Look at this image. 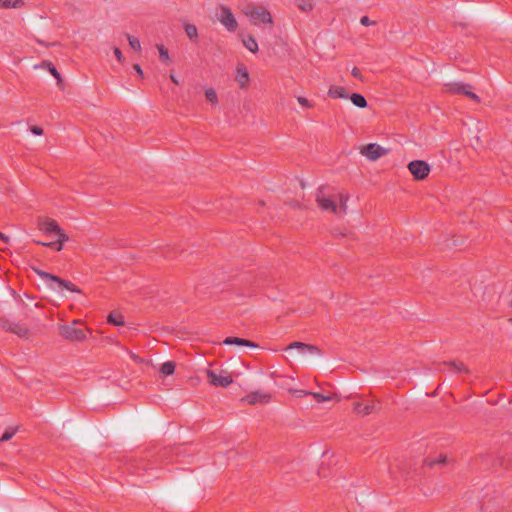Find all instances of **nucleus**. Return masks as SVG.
Here are the masks:
<instances>
[{
	"label": "nucleus",
	"mask_w": 512,
	"mask_h": 512,
	"mask_svg": "<svg viewBox=\"0 0 512 512\" xmlns=\"http://www.w3.org/2000/svg\"><path fill=\"white\" fill-rule=\"evenodd\" d=\"M315 197L322 210L332 212L339 216L347 213V201L349 200V195L341 194L339 196L340 204L337 205L336 202L325 193V188L320 186L316 191Z\"/></svg>",
	"instance_id": "obj_1"
},
{
	"label": "nucleus",
	"mask_w": 512,
	"mask_h": 512,
	"mask_svg": "<svg viewBox=\"0 0 512 512\" xmlns=\"http://www.w3.org/2000/svg\"><path fill=\"white\" fill-rule=\"evenodd\" d=\"M44 283L52 290L61 293L64 289L70 292H80V290L71 282L60 279L59 277L52 275L48 272L41 270H35Z\"/></svg>",
	"instance_id": "obj_2"
},
{
	"label": "nucleus",
	"mask_w": 512,
	"mask_h": 512,
	"mask_svg": "<svg viewBox=\"0 0 512 512\" xmlns=\"http://www.w3.org/2000/svg\"><path fill=\"white\" fill-rule=\"evenodd\" d=\"M244 14L249 18L250 22L255 26L272 25L273 18L270 12L264 7H248L244 10Z\"/></svg>",
	"instance_id": "obj_3"
},
{
	"label": "nucleus",
	"mask_w": 512,
	"mask_h": 512,
	"mask_svg": "<svg viewBox=\"0 0 512 512\" xmlns=\"http://www.w3.org/2000/svg\"><path fill=\"white\" fill-rule=\"evenodd\" d=\"M38 228L40 231L46 234L55 233L57 236V242L68 241V236L63 232V230L54 220L40 218L38 220Z\"/></svg>",
	"instance_id": "obj_4"
},
{
	"label": "nucleus",
	"mask_w": 512,
	"mask_h": 512,
	"mask_svg": "<svg viewBox=\"0 0 512 512\" xmlns=\"http://www.w3.org/2000/svg\"><path fill=\"white\" fill-rule=\"evenodd\" d=\"M216 17L227 31L234 32L237 29L238 24L236 18L228 6L221 5Z\"/></svg>",
	"instance_id": "obj_5"
},
{
	"label": "nucleus",
	"mask_w": 512,
	"mask_h": 512,
	"mask_svg": "<svg viewBox=\"0 0 512 512\" xmlns=\"http://www.w3.org/2000/svg\"><path fill=\"white\" fill-rule=\"evenodd\" d=\"M60 334L70 341H82L86 338V332L82 328L77 327V321L60 327Z\"/></svg>",
	"instance_id": "obj_6"
},
{
	"label": "nucleus",
	"mask_w": 512,
	"mask_h": 512,
	"mask_svg": "<svg viewBox=\"0 0 512 512\" xmlns=\"http://www.w3.org/2000/svg\"><path fill=\"white\" fill-rule=\"evenodd\" d=\"M447 90L451 93L455 94H463L475 101H479V96L472 91V86L470 84L455 81L445 84Z\"/></svg>",
	"instance_id": "obj_7"
},
{
	"label": "nucleus",
	"mask_w": 512,
	"mask_h": 512,
	"mask_svg": "<svg viewBox=\"0 0 512 512\" xmlns=\"http://www.w3.org/2000/svg\"><path fill=\"white\" fill-rule=\"evenodd\" d=\"M408 169L410 173L415 177L417 180H423L425 179L429 172H430V166L426 161L423 160H413L408 164Z\"/></svg>",
	"instance_id": "obj_8"
},
{
	"label": "nucleus",
	"mask_w": 512,
	"mask_h": 512,
	"mask_svg": "<svg viewBox=\"0 0 512 512\" xmlns=\"http://www.w3.org/2000/svg\"><path fill=\"white\" fill-rule=\"evenodd\" d=\"M386 153L387 150L377 143L367 144L361 150V154L364 155L370 161H375L381 156L385 155Z\"/></svg>",
	"instance_id": "obj_9"
},
{
	"label": "nucleus",
	"mask_w": 512,
	"mask_h": 512,
	"mask_svg": "<svg viewBox=\"0 0 512 512\" xmlns=\"http://www.w3.org/2000/svg\"><path fill=\"white\" fill-rule=\"evenodd\" d=\"M3 329L18 335L21 338H27L29 335L28 328L20 322L5 320L2 323Z\"/></svg>",
	"instance_id": "obj_10"
},
{
	"label": "nucleus",
	"mask_w": 512,
	"mask_h": 512,
	"mask_svg": "<svg viewBox=\"0 0 512 512\" xmlns=\"http://www.w3.org/2000/svg\"><path fill=\"white\" fill-rule=\"evenodd\" d=\"M207 377L210 384L216 387H227L232 382L233 379L229 375H219L213 370L207 371Z\"/></svg>",
	"instance_id": "obj_11"
},
{
	"label": "nucleus",
	"mask_w": 512,
	"mask_h": 512,
	"mask_svg": "<svg viewBox=\"0 0 512 512\" xmlns=\"http://www.w3.org/2000/svg\"><path fill=\"white\" fill-rule=\"evenodd\" d=\"M293 349H296L302 355H320V350L317 346L302 342H293L287 347V350Z\"/></svg>",
	"instance_id": "obj_12"
},
{
	"label": "nucleus",
	"mask_w": 512,
	"mask_h": 512,
	"mask_svg": "<svg viewBox=\"0 0 512 512\" xmlns=\"http://www.w3.org/2000/svg\"><path fill=\"white\" fill-rule=\"evenodd\" d=\"M270 400V395L264 391L257 390L247 394L242 401L251 405L258 403H267Z\"/></svg>",
	"instance_id": "obj_13"
},
{
	"label": "nucleus",
	"mask_w": 512,
	"mask_h": 512,
	"mask_svg": "<svg viewBox=\"0 0 512 512\" xmlns=\"http://www.w3.org/2000/svg\"><path fill=\"white\" fill-rule=\"evenodd\" d=\"M235 78L241 88H245L248 86L250 77L245 66L239 65L237 67Z\"/></svg>",
	"instance_id": "obj_14"
},
{
	"label": "nucleus",
	"mask_w": 512,
	"mask_h": 512,
	"mask_svg": "<svg viewBox=\"0 0 512 512\" xmlns=\"http://www.w3.org/2000/svg\"><path fill=\"white\" fill-rule=\"evenodd\" d=\"M224 345H238V346H246V347H252L256 348L258 347L257 344L254 342H251L246 339L238 338V337H227L223 340Z\"/></svg>",
	"instance_id": "obj_15"
},
{
	"label": "nucleus",
	"mask_w": 512,
	"mask_h": 512,
	"mask_svg": "<svg viewBox=\"0 0 512 512\" xmlns=\"http://www.w3.org/2000/svg\"><path fill=\"white\" fill-rule=\"evenodd\" d=\"M374 409H375V406L373 404H369V403L363 404L360 402H355L353 405V410L361 416H365V415L372 413Z\"/></svg>",
	"instance_id": "obj_16"
},
{
	"label": "nucleus",
	"mask_w": 512,
	"mask_h": 512,
	"mask_svg": "<svg viewBox=\"0 0 512 512\" xmlns=\"http://www.w3.org/2000/svg\"><path fill=\"white\" fill-rule=\"evenodd\" d=\"M328 95L332 98L348 99L349 94L340 86H331Z\"/></svg>",
	"instance_id": "obj_17"
},
{
	"label": "nucleus",
	"mask_w": 512,
	"mask_h": 512,
	"mask_svg": "<svg viewBox=\"0 0 512 512\" xmlns=\"http://www.w3.org/2000/svg\"><path fill=\"white\" fill-rule=\"evenodd\" d=\"M348 98L358 108H365L368 105L365 97L359 93H353Z\"/></svg>",
	"instance_id": "obj_18"
},
{
	"label": "nucleus",
	"mask_w": 512,
	"mask_h": 512,
	"mask_svg": "<svg viewBox=\"0 0 512 512\" xmlns=\"http://www.w3.org/2000/svg\"><path fill=\"white\" fill-rule=\"evenodd\" d=\"M243 45L252 53L258 51V43L256 39L252 36H248L247 38L243 39Z\"/></svg>",
	"instance_id": "obj_19"
},
{
	"label": "nucleus",
	"mask_w": 512,
	"mask_h": 512,
	"mask_svg": "<svg viewBox=\"0 0 512 512\" xmlns=\"http://www.w3.org/2000/svg\"><path fill=\"white\" fill-rule=\"evenodd\" d=\"M174 371H175V363L172 361H166L160 367V372L165 376L172 375L174 373Z\"/></svg>",
	"instance_id": "obj_20"
},
{
	"label": "nucleus",
	"mask_w": 512,
	"mask_h": 512,
	"mask_svg": "<svg viewBox=\"0 0 512 512\" xmlns=\"http://www.w3.org/2000/svg\"><path fill=\"white\" fill-rule=\"evenodd\" d=\"M184 30L190 40L196 39L198 37V30L194 24H185Z\"/></svg>",
	"instance_id": "obj_21"
},
{
	"label": "nucleus",
	"mask_w": 512,
	"mask_h": 512,
	"mask_svg": "<svg viewBox=\"0 0 512 512\" xmlns=\"http://www.w3.org/2000/svg\"><path fill=\"white\" fill-rule=\"evenodd\" d=\"M445 365L448 366L449 369L453 372H457V373L467 372L466 367L462 363H459V362H449Z\"/></svg>",
	"instance_id": "obj_22"
},
{
	"label": "nucleus",
	"mask_w": 512,
	"mask_h": 512,
	"mask_svg": "<svg viewBox=\"0 0 512 512\" xmlns=\"http://www.w3.org/2000/svg\"><path fill=\"white\" fill-rule=\"evenodd\" d=\"M21 3V0H0V8H17Z\"/></svg>",
	"instance_id": "obj_23"
},
{
	"label": "nucleus",
	"mask_w": 512,
	"mask_h": 512,
	"mask_svg": "<svg viewBox=\"0 0 512 512\" xmlns=\"http://www.w3.org/2000/svg\"><path fill=\"white\" fill-rule=\"evenodd\" d=\"M127 40L129 42V46L135 51H141V43L140 40L134 36L127 35Z\"/></svg>",
	"instance_id": "obj_24"
},
{
	"label": "nucleus",
	"mask_w": 512,
	"mask_h": 512,
	"mask_svg": "<svg viewBox=\"0 0 512 512\" xmlns=\"http://www.w3.org/2000/svg\"><path fill=\"white\" fill-rule=\"evenodd\" d=\"M205 96L210 103H212V104L218 103V97H217V93H216L215 89H213V88L206 89Z\"/></svg>",
	"instance_id": "obj_25"
},
{
	"label": "nucleus",
	"mask_w": 512,
	"mask_h": 512,
	"mask_svg": "<svg viewBox=\"0 0 512 512\" xmlns=\"http://www.w3.org/2000/svg\"><path fill=\"white\" fill-rule=\"evenodd\" d=\"M296 4H297V7L304 12H309L313 8L312 4L305 0H297Z\"/></svg>",
	"instance_id": "obj_26"
},
{
	"label": "nucleus",
	"mask_w": 512,
	"mask_h": 512,
	"mask_svg": "<svg viewBox=\"0 0 512 512\" xmlns=\"http://www.w3.org/2000/svg\"><path fill=\"white\" fill-rule=\"evenodd\" d=\"M157 48L159 51L160 59L165 62L169 61L170 57H169L168 50L163 45H158Z\"/></svg>",
	"instance_id": "obj_27"
},
{
	"label": "nucleus",
	"mask_w": 512,
	"mask_h": 512,
	"mask_svg": "<svg viewBox=\"0 0 512 512\" xmlns=\"http://www.w3.org/2000/svg\"><path fill=\"white\" fill-rule=\"evenodd\" d=\"M108 322L112 323V324H114L116 326L122 325L124 323V321L122 319V316L114 315V314H110L108 316Z\"/></svg>",
	"instance_id": "obj_28"
},
{
	"label": "nucleus",
	"mask_w": 512,
	"mask_h": 512,
	"mask_svg": "<svg viewBox=\"0 0 512 512\" xmlns=\"http://www.w3.org/2000/svg\"><path fill=\"white\" fill-rule=\"evenodd\" d=\"M309 395H311L317 402H325L331 400L330 396H326L318 392H310Z\"/></svg>",
	"instance_id": "obj_29"
},
{
	"label": "nucleus",
	"mask_w": 512,
	"mask_h": 512,
	"mask_svg": "<svg viewBox=\"0 0 512 512\" xmlns=\"http://www.w3.org/2000/svg\"><path fill=\"white\" fill-rule=\"evenodd\" d=\"M15 433H16V429L6 430L0 438V442L10 440L15 435Z\"/></svg>",
	"instance_id": "obj_30"
},
{
	"label": "nucleus",
	"mask_w": 512,
	"mask_h": 512,
	"mask_svg": "<svg viewBox=\"0 0 512 512\" xmlns=\"http://www.w3.org/2000/svg\"><path fill=\"white\" fill-rule=\"evenodd\" d=\"M297 101L303 108L308 109L312 107V103L303 96H297Z\"/></svg>",
	"instance_id": "obj_31"
},
{
	"label": "nucleus",
	"mask_w": 512,
	"mask_h": 512,
	"mask_svg": "<svg viewBox=\"0 0 512 512\" xmlns=\"http://www.w3.org/2000/svg\"><path fill=\"white\" fill-rule=\"evenodd\" d=\"M446 462H447V457L442 456V455L437 460H433V461L425 460V464L428 466H434L435 464H444Z\"/></svg>",
	"instance_id": "obj_32"
},
{
	"label": "nucleus",
	"mask_w": 512,
	"mask_h": 512,
	"mask_svg": "<svg viewBox=\"0 0 512 512\" xmlns=\"http://www.w3.org/2000/svg\"><path fill=\"white\" fill-rule=\"evenodd\" d=\"M47 67H48V70L49 72L58 80L60 81L61 80V76H60V73L57 71V69L55 68V66H53L51 63H46Z\"/></svg>",
	"instance_id": "obj_33"
},
{
	"label": "nucleus",
	"mask_w": 512,
	"mask_h": 512,
	"mask_svg": "<svg viewBox=\"0 0 512 512\" xmlns=\"http://www.w3.org/2000/svg\"><path fill=\"white\" fill-rule=\"evenodd\" d=\"M31 133L34 135L40 136L43 134V129L38 126H33L30 128Z\"/></svg>",
	"instance_id": "obj_34"
},
{
	"label": "nucleus",
	"mask_w": 512,
	"mask_h": 512,
	"mask_svg": "<svg viewBox=\"0 0 512 512\" xmlns=\"http://www.w3.org/2000/svg\"><path fill=\"white\" fill-rule=\"evenodd\" d=\"M360 23H361L362 25H364V26H369V25L374 24V22H373V21H371V20L369 19V17H367V16H363V17H361V19H360Z\"/></svg>",
	"instance_id": "obj_35"
},
{
	"label": "nucleus",
	"mask_w": 512,
	"mask_h": 512,
	"mask_svg": "<svg viewBox=\"0 0 512 512\" xmlns=\"http://www.w3.org/2000/svg\"><path fill=\"white\" fill-rule=\"evenodd\" d=\"M113 52H114V55L117 58V60L121 62L123 60V55H122L121 50L119 48L115 47Z\"/></svg>",
	"instance_id": "obj_36"
},
{
	"label": "nucleus",
	"mask_w": 512,
	"mask_h": 512,
	"mask_svg": "<svg viewBox=\"0 0 512 512\" xmlns=\"http://www.w3.org/2000/svg\"><path fill=\"white\" fill-rule=\"evenodd\" d=\"M38 244L42 245V246H47V247H50V246H54V245H57L59 244L60 242H57V239L55 241H51V242H47V241H37Z\"/></svg>",
	"instance_id": "obj_37"
},
{
	"label": "nucleus",
	"mask_w": 512,
	"mask_h": 512,
	"mask_svg": "<svg viewBox=\"0 0 512 512\" xmlns=\"http://www.w3.org/2000/svg\"><path fill=\"white\" fill-rule=\"evenodd\" d=\"M351 73H352V75H353L355 78L360 79V80L362 79V77H361V72H360V70H359L358 68L354 67V68L352 69Z\"/></svg>",
	"instance_id": "obj_38"
},
{
	"label": "nucleus",
	"mask_w": 512,
	"mask_h": 512,
	"mask_svg": "<svg viewBox=\"0 0 512 512\" xmlns=\"http://www.w3.org/2000/svg\"><path fill=\"white\" fill-rule=\"evenodd\" d=\"M133 68H134L135 72H136L140 77H143V70H142V68L140 67V65L135 64V65L133 66Z\"/></svg>",
	"instance_id": "obj_39"
},
{
	"label": "nucleus",
	"mask_w": 512,
	"mask_h": 512,
	"mask_svg": "<svg viewBox=\"0 0 512 512\" xmlns=\"http://www.w3.org/2000/svg\"><path fill=\"white\" fill-rule=\"evenodd\" d=\"M0 240H2L3 242H8L9 237L0 232Z\"/></svg>",
	"instance_id": "obj_40"
},
{
	"label": "nucleus",
	"mask_w": 512,
	"mask_h": 512,
	"mask_svg": "<svg viewBox=\"0 0 512 512\" xmlns=\"http://www.w3.org/2000/svg\"><path fill=\"white\" fill-rule=\"evenodd\" d=\"M51 248L57 250V251H60L62 250V243H59L57 245H54V246H50Z\"/></svg>",
	"instance_id": "obj_41"
},
{
	"label": "nucleus",
	"mask_w": 512,
	"mask_h": 512,
	"mask_svg": "<svg viewBox=\"0 0 512 512\" xmlns=\"http://www.w3.org/2000/svg\"><path fill=\"white\" fill-rule=\"evenodd\" d=\"M170 78L175 84H179V80L174 75H170Z\"/></svg>",
	"instance_id": "obj_42"
},
{
	"label": "nucleus",
	"mask_w": 512,
	"mask_h": 512,
	"mask_svg": "<svg viewBox=\"0 0 512 512\" xmlns=\"http://www.w3.org/2000/svg\"><path fill=\"white\" fill-rule=\"evenodd\" d=\"M298 393H299V396H304V395H309L310 392H306L304 390H300V391H298Z\"/></svg>",
	"instance_id": "obj_43"
},
{
	"label": "nucleus",
	"mask_w": 512,
	"mask_h": 512,
	"mask_svg": "<svg viewBox=\"0 0 512 512\" xmlns=\"http://www.w3.org/2000/svg\"><path fill=\"white\" fill-rule=\"evenodd\" d=\"M510 308H512V300H511V303H510Z\"/></svg>",
	"instance_id": "obj_44"
},
{
	"label": "nucleus",
	"mask_w": 512,
	"mask_h": 512,
	"mask_svg": "<svg viewBox=\"0 0 512 512\" xmlns=\"http://www.w3.org/2000/svg\"><path fill=\"white\" fill-rule=\"evenodd\" d=\"M510 322H512V318L510 319Z\"/></svg>",
	"instance_id": "obj_45"
}]
</instances>
